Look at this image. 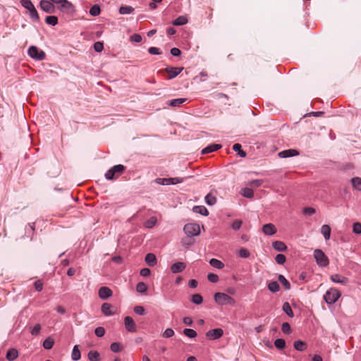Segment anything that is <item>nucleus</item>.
<instances>
[{
    "mask_svg": "<svg viewBox=\"0 0 361 361\" xmlns=\"http://www.w3.org/2000/svg\"><path fill=\"white\" fill-rule=\"evenodd\" d=\"M262 231L267 235H272L277 231L276 226L273 224H267L262 226Z\"/></svg>",
    "mask_w": 361,
    "mask_h": 361,
    "instance_id": "15",
    "label": "nucleus"
},
{
    "mask_svg": "<svg viewBox=\"0 0 361 361\" xmlns=\"http://www.w3.org/2000/svg\"><path fill=\"white\" fill-rule=\"evenodd\" d=\"M134 312L138 315H145V310L142 306L137 305L134 307Z\"/></svg>",
    "mask_w": 361,
    "mask_h": 361,
    "instance_id": "54",
    "label": "nucleus"
},
{
    "mask_svg": "<svg viewBox=\"0 0 361 361\" xmlns=\"http://www.w3.org/2000/svg\"><path fill=\"white\" fill-rule=\"evenodd\" d=\"M186 267V265L183 262H176L171 267V271L173 274H178L183 271Z\"/></svg>",
    "mask_w": 361,
    "mask_h": 361,
    "instance_id": "17",
    "label": "nucleus"
},
{
    "mask_svg": "<svg viewBox=\"0 0 361 361\" xmlns=\"http://www.w3.org/2000/svg\"><path fill=\"white\" fill-rule=\"evenodd\" d=\"M240 193L243 197H245L247 198H252L254 196L253 190L248 188L242 189Z\"/></svg>",
    "mask_w": 361,
    "mask_h": 361,
    "instance_id": "38",
    "label": "nucleus"
},
{
    "mask_svg": "<svg viewBox=\"0 0 361 361\" xmlns=\"http://www.w3.org/2000/svg\"><path fill=\"white\" fill-rule=\"evenodd\" d=\"M101 13V8L100 6L98 4H94L92 6L90 9V14L92 16H97Z\"/></svg>",
    "mask_w": 361,
    "mask_h": 361,
    "instance_id": "34",
    "label": "nucleus"
},
{
    "mask_svg": "<svg viewBox=\"0 0 361 361\" xmlns=\"http://www.w3.org/2000/svg\"><path fill=\"white\" fill-rule=\"evenodd\" d=\"M112 290L106 286L101 287L98 292L99 297L102 300H106L112 295Z\"/></svg>",
    "mask_w": 361,
    "mask_h": 361,
    "instance_id": "14",
    "label": "nucleus"
},
{
    "mask_svg": "<svg viewBox=\"0 0 361 361\" xmlns=\"http://www.w3.org/2000/svg\"><path fill=\"white\" fill-rule=\"evenodd\" d=\"M147 286L144 282H139L136 286V290L140 293H145Z\"/></svg>",
    "mask_w": 361,
    "mask_h": 361,
    "instance_id": "43",
    "label": "nucleus"
},
{
    "mask_svg": "<svg viewBox=\"0 0 361 361\" xmlns=\"http://www.w3.org/2000/svg\"><path fill=\"white\" fill-rule=\"evenodd\" d=\"M209 264H211V266L216 269H222L224 266V264L217 259H212L209 261Z\"/></svg>",
    "mask_w": 361,
    "mask_h": 361,
    "instance_id": "42",
    "label": "nucleus"
},
{
    "mask_svg": "<svg viewBox=\"0 0 361 361\" xmlns=\"http://www.w3.org/2000/svg\"><path fill=\"white\" fill-rule=\"evenodd\" d=\"M278 279L282 283L286 290L290 289V284L283 275L279 274L278 276Z\"/></svg>",
    "mask_w": 361,
    "mask_h": 361,
    "instance_id": "32",
    "label": "nucleus"
},
{
    "mask_svg": "<svg viewBox=\"0 0 361 361\" xmlns=\"http://www.w3.org/2000/svg\"><path fill=\"white\" fill-rule=\"evenodd\" d=\"M142 39V36L139 34H134L130 36V41L133 42H140Z\"/></svg>",
    "mask_w": 361,
    "mask_h": 361,
    "instance_id": "61",
    "label": "nucleus"
},
{
    "mask_svg": "<svg viewBox=\"0 0 361 361\" xmlns=\"http://www.w3.org/2000/svg\"><path fill=\"white\" fill-rule=\"evenodd\" d=\"M188 21V18L185 16H180L176 19H175L172 23L175 26H180L185 25Z\"/></svg>",
    "mask_w": 361,
    "mask_h": 361,
    "instance_id": "21",
    "label": "nucleus"
},
{
    "mask_svg": "<svg viewBox=\"0 0 361 361\" xmlns=\"http://www.w3.org/2000/svg\"><path fill=\"white\" fill-rule=\"evenodd\" d=\"M87 357L90 361H99L100 358V354L96 350H90L88 353Z\"/></svg>",
    "mask_w": 361,
    "mask_h": 361,
    "instance_id": "28",
    "label": "nucleus"
},
{
    "mask_svg": "<svg viewBox=\"0 0 361 361\" xmlns=\"http://www.w3.org/2000/svg\"><path fill=\"white\" fill-rule=\"evenodd\" d=\"M41 329L40 324H36L31 330V334L32 336H37L39 334Z\"/></svg>",
    "mask_w": 361,
    "mask_h": 361,
    "instance_id": "60",
    "label": "nucleus"
},
{
    "mask_svg": "<svg viewBox=\"0 0 361 361\" xmlns=\"http://www.w3.org/2000/svg\"><path fill=\"white\" fill-rule=\"evenodd\" d=\"M238 255L242 258H247L250 257V252L247 249L241 248L238 251Z\"/></svg>",
    "mask_w": 361,
    "mask_h": 361,
    "instance_id": "52",
    "label": "nucleus"
},
{
    "mask_svg": "<svg viewBox=\"0 0 361 361\" xmlns=\"http://www.w3.org/2000/svg\"><path fill=\"white\" fill-rule=\"evenodd\" d=\"M341 293L336 288H330L324 295V299L327 304L332 305L335 303L340 298Z\"/></svg>",
    "mask_w": 361,
    "mask_h": 361,
    "instance_id": "4",
    "label": "nucleus"
},
{
    "mask_svg": "<svg viewBox=\"0 0 361 361\" xmlns=\"http://www.w3.org/2000/svg\"><path fill=\"white\" fill-rule=\"evenodd\" d=\"M124 324L126 330L129 332H135L136 326L134 320L130 316H127L124 318Z\"/></svg>",
    "mask_w": 361,
    "mask_h": 361,
    "instance_id": "12",
    "label": "nucleus"
},
{
    "mask_svg": "<svg viewBox=\"0 0 361 361\" xmlns=\"http://www.w3.org/2000/svg\"><path fill=\"white\" fill-rule=\"evenodd\" d=\"M314 257L317 264L319 267H326L329 265V260L324 252L320 249H316L314 251Z\"/></svg>",
    "mask_w": 361,
    "mask_h": 361,
    "instance_id": "3",
    "label": "nucleus"
},
{
    "mask_svg": "<svg viewBox=\"0 0 361 361\" xmlns=\"http://www.w3.org/2000/svg\"><path fill=\"white\" fill-rule=\"evenodd\" d=\"M71 357L75 361H77L80 359L81 354H80V351L79 350L78 345H75L73 347Z\"/></svg>",
    "mask_w": 361,
    "mask_h": 361,
    "instance_id": "29",
    "label": "nucleus"
},
{
    "mask_svg": "<svg viewBox=\"0 0 361 361\" xmlns=\"http://www.w3.org/2000/svg\"><path fill=\"white\" fill-rule=\"evenodd\" d=\"M294 348L298 351H304L307 348V344L302 341H296L294 342Z\"/></svg>",
    "mask_w": 361,
    "mask_h": 361,
    "instance_id": "27",
    "label": "nucleus"
},
{
    "mask_svg": "<svg viewBox=\"0 0 361 361\" xmlns=\"http://www.w3.org/2000/svg\"><path fill=\"white\" fill-rule=\"evenodd\" d=\"M170 53L173 56H179L181 54V51L178 48L174 47L171 49Z\"/></svg>",
    "mask_w": 361,
    "mask_h": 361,
    "instance_id": "64",
    "label": "nucleus"
},
{
    "mask_svg": "<svg viewBox=\"0 0 361 361\" xmlns=\"http://www.w3.org/2000/svg\"><path fill=\"white\" fill-rule=\"evenodd\" d=\"M111 350L114 353H118L121 350L119 343H112L110 345Z\"/></svg>",
    "mask_w": 361,
    "mask_h": 361,
    "instance_id": "49",
    "label": "nucleus"
},
{
    "mask_svg": "<svg viewBox=\"0 0 361 361\" xmlns=\"http://www.w3.org/2000/svg\"><path fill=\"white\" fill-rule=\"evenodd\" d=\"M279 157L281 158H289L298 155V152L296 149H286L279 153Z\"/></svg>",
    "mask_w": 361,
    "mask_h": 361,
    "instance_id": "16",
    "label": "nucleus"
},
{
    "mask_svg": "<svg viewBox=\"0 0 361 361\" xmlns=\"http://www.w3.org/2000/svg\"><path fill=\"white\" fill-rule=\"evenodd\" d=\"M268 289L271 292V293H277L280 290V287H279V283L276 282V281H271L270 282L269 284H268Z\"/></svg>",
    "mask_w": 361,
    "mask_h": 361,
    "instance_id": "31",
    "label": "nucleus"
},
{
    "mask_svg": "<svg viewBox=\"0 0 361 361\" xmlns=\"http://www.w3.org/2000/svg\"><path fill=\"white\" fill-rule=\"evenodd\" d=\"M243 221L239 219H235L231 224V228L234 231H238L240 228Z\"/></svg>",
    "mask_w": 361,
    "mask_h": 361,
    "instance_id": "46",
    "label": "nucleus"
},
{
    "mask_svg": "<svg viewBox=\"0 0 361 361\" xmlns=\"http://www.w3.org/2000/svg\"><path fill=\"white\" fill-rule=\"evenodd\" d=\"M20 4L27 10L34 6L30 0H20Z\"/></svg>",
    "mask_w": 361,
    "mask_h": 361,
    "instance_id": "56",
    "label": "nucleus"
},
{
    "mask_svg": "<svg viewBox=\"0 0 361 361\" xmlns=\"http://www.w3.org/2000/svg\"><path fill=\"white\" fill-rule=\"evenodd\" d=\"M94 334L97 337H102L105 334V329L102 326L97 327L94 330Z\"/></svg>",
    "mask_w": 361,
    "mask_h": 361,
    "instance_id": "48",
    "label": "nucleus"
},
{
    "mask_svg": "<svg viewBox=\"0 0 361 361\" xmlns=\"http://www.w3.org/2000/svg\"><path fill=\"white\" fill-rule=\"evenodd\" d=\"M183 70V67H172L169 66L165 69L161 70V72H166L168 74V79L171 80L176 78L179 75Z\"/></svg>",
    "mask_w": 361,
    "mask_h": 361,
    "instance_id": "8",
    "label": "nucleus"
},
{
    "mask_svg": "<svg viewBox=\"0 0 361 361\" xmlns=\"http://www.w3.org/2000/svg\"><path fill=\"white\" fill-rule=\"evenodd\" d=\"M330 279L334 283H341L342 285H347L349 282V279L347 277L338 274L331 275Z\"/></svg>",
    "mask_w": 361,
    "mask_h": 361,
    "instance_id": "13",
    "label": "nucleus"
},
{
    "mask_svg": "<svg viewBox=\"0 0 361 361\" xmlns=\"http://www.w3.org/2000/svg\"><path fill=\"white\" fill-rule=\"evenodd\" d=\"M39 6L47 13H53L55 11V7L49 0H42L39 2Z\"/></svg>",
    "mask_w": 361,
    "mask_h": 361,
    "instance_id": "10",
    "label": "nucleus"
},
{
    "mask_svg": "<svg viewBox=\"0 0 361 361\" xmlns=\"http://www.w3.org/2000/svg\"><path fill=\"white\" fill-rule=\"evenodd\" d=\"M94 49L97 52H101L104 49V44L102 42H97L94 44Z\"/></svg>",
    "mask_w": 361,
    "mask_h": 361,
    "instance_id": "58",
    "label": "nucleus"
},
{
    "mask_svg": "<svg viewBox=\"0 0 361 361\" xmlns=\"http://www.w3.org/2000/svg\"><path fill=\"white\" fill-rule=\"evenodd\" d=\"M126 170V166L122 164L115 165L109 169L105 173L107 180H115L118 178Z\"/></svg>",
    "mask_w": 361,
    "mask_h": 361,
    "instance_id": "1",
    "label": "nucleus"
},
{
    "mask_svg": "<svg viewBox=\"0 0 361 361\" xmlns=\"http://www.w3.org/2000/svg\"><path fill=\"white\" fill-rule=\"evenodd\" d=\"M203 298L200 294H195L192 296V302L196 305H200L202 302Z\"/></svg>",
    "mask_w": 361,
    "mask_h": 361,
    "instance_id": "47",
    "label": "nucleus"
},
{
    "mask_svg": "<svg viewBox=\"0 0 361 361\" xmlns=\"http://www.w3.org/2000/svg\"><path fill=\"white\" fill-rule=\"evenodd\" d=\"M214 300L215 302L220 305H234L235 302L233 298L224 293H216L214 295Z\"/></svg>",
    "mask_w": 361,
    "mask_h": 361,
    "instance_id": "2",
    "label": "nucleus"
},
{
    "mask_svg": "<svg viewBox=\"0 0 361 361\" xmlns=\"http://www.w3.org/2000/svg\"><path fill=\"white\" fill-rule=\"evenodd\" d=\"M155 182L157 184L163 185H175L181 183L182 179L179 178H158L155 179Z\"/></svg>",
    "mask_w": 361,
    "mask_h": 361,
    "instance_id": "9",
    "label": "nucleus"
},
{
    "mask_svg": "<svg viewBox=\"0 0 361 361\" xmlns=\"http://www.w3.org/2000/svg\"><path fill=\"white\" fill-rule=\"evenodd\" d=\"M351 183H352L353 186L355 189L361 191V178H358V177L353 178L351 180Z\"/></svg>",
    "mask_w": 361,
    "mask_h": 361,
    "instance_id": "41",
    "label": "nucleus"
},
{
    "mask_svg": "<svg viewBox=\"0 0 361 361\" xmlns=\"http://www.w3.org/2000/svg\"><path fill=\"white\" fill-rule=\"evenodd\" d=\"M112 308H113V306L111 304L105 302L102 305L101 310H102V312L105 316H111V315L114 314V312H113L111 310Z\"/></svg>",
    "mask_w": 361,
    "mask_h": 361,
    "instance_id": "18",
    "label": "nucleus"
},
{
    "mask_svg": "<svg viewBox=\"0 0 361 361\" xmlns=\"http://www.w3.org/2000/svg\"><path fill=\"white\" fill-rule=\"evenodd\" d=\"M173 335L174 331L171 328H168L164 331V332L162 334V336L168 338L172 337Z\"/></svg>",
    "mask_w": 361,
    "mask_h": 361,
    "instance_id": "55",
    "label": "nucleus"
},
{
    "mask_svg": "<svg viewBox=\"0 0 361 361\" xmlns=\"http://www.w3.org/2000/svg\"><path fill=\"white\" fill-rule=\"evenodd\" d=\"M183 334L185 336L190 338H193L197 336L196 331L192 329H185L183 330Z\"/></svg>",
    "mask_w": 361,
    "mask_h": 361,
    "instance_id": "44",
    "label": "nucleus"
},
{
    "mask_svg": "<svg viewBox=\"0 0 361 361\" xmlns=\"http://www.w3.org/2000/svg\"><path fill=\"white\" fill-rule=\"evenodd\" d=\"M233 149L235 152H237L240 157H245L246 156V152L241 149V145L236 143L233 146Z\"/></svg>",
    "mask_w": 361,
    "mask_h": 361,
    "instance_id": "40",
    "label": "nucleus"
},
{
    "mask_svg": "<svg viewBox=\"0 0 361 361\" xmlns=\"http://www.w3.org/2000/svg\"><path fill=\"white\" fill-rule=\"evenodd\" d=\"M30 12V16L34 21H38L39 20V17L38 15V13L35 8V7L33 6L30 9H28Z\"/></svg>",
    "mask_w": 361,
    "mask_h": 361,
    "instance_id": "36",
    "label": "nucleus"
},
{
    "mask_svg": "<svg viewBox=\"0 0 361 361\" xmlns=\"http://www.w3.org/2000/svg\"><path fill=\"white\" fill-rule=\"evenodd\" d=\"M54 344V339L49 337L44 341L43 347L47 350H50L52 348Z\"/></svg>",
    "mask_w": 361,
    "mask_h": 361,
    "instance_id": "37",
    "label": "nucleus"
},
{
    "mask_svg": "<svg viewBox=\"0 0 361 361\" xmlns=\"http://www.w3.org/2000/svg\"><path fill=\"white\" fill-rule=\"evenodd\" d=\"M27 54L31 58L38 61H42L46 58L45 52L42 50H39L35 46L29 47Z\"/></svg>",
    "mask_w": 361,
    "mask_h": 361,
    "instance_id": "5",
    "label": "nucleus"
},
{
    "mask_svg": "<svg viewBox=\"0 0 361 361\" xmlns=\"http://www.w3.org/2000/svg\"><path fill=\"white\" fill-rule=\"evenodd\" d=\"M274 345H275L276 348H278L279 350H282L286 346V342L282 338H277L274 341Z\"/></svg>",
    "mask_w": 361,
    "mask_h": 361,
    "instance_id": "45",
    "label": "nucleus"
},
{
    "mask_svg": "<svg viewBox=\"0 0 361 361\" xmlns=\"http://www.w3.org/2000/svg\"><path fill=\"white\" fill-rule=\"evenodd\" d=\"M52 4H59V8L63 12H70L73 8V5L68 0H49Z\"/></svg>",
    "mask_w": 361,
    "mask_h": 361,
    "instance_id": "7",
    "label": "nucleus"
},
{
    "mask_svg": "<svg viewBox=\"0 0 361 361\" xmlns=\"http://www.w3.org/2000/svg\"><path fill=\"white\" fill-rule=\"evenodd\" d=\"M204 202L208 205H214L216 202V199L212 193H209L204 196Z\"/></svg>",
    "mask_w": 361,
    "mask_h": 361,
    "instance_id": "33",
    "label": "nucleus"
},
{
    "mask_svg": "<svg viewBox=\"0 0 361 361\" xmlns=\"http://www.w3.org/2000/svg\"><path fill=\"white\" fill-rule=\"evenodd\" d=\"M263 182L264 180L262 179H256L250 181L249 185L252 187L258 188L263 183Z\"/></svg>",
    "mask_w": 361,
    "mask_h": 361,
    "instance_id": "53",
    "label": "nucleus"
},
{
    "mask_svg": "<svg viewBox=\"0 0 361 361\" xmlns=\"http://www.w3.org/2000/svg\"><path fill=\"white\" fill-rule=\"evenodd\" d=\"M45 22L48 25L54 26L58 23V18L56 16H49L46 17Z\"/></svg>",
    "mask_w": 361,
    "mask_h": 361,
    "instance_id": "39",
    "label": "nucleus"
},
{
    "mask_svg": "<svg viewBox=\"0 0 361 361\" xmlns=\"http://www.w3.org/2000/svg\"><path fill=\"white\" fill-rule=\"evenodd\" d=\"M148 52L152 55H158V54H161L159 51V49H158L157 47H152L149 48Z\"/></svg>",
    "mask_w": 361,
    "mask_h": 361,
    "instance_id": "63",
    "label": "nucleus"
},
{
    "mask_svg": "<svg viewBox=\"0 0 361 361\" xmlns=\"http://www.w3.org/2000/svg\"><path fill=\"white\" fill-rule=\"evenodd\" d=\"M223 334V330L220 328H217L207 331L206 333V337L209 340H216L221 338Z\"/></svg>",
    "mask_w": 361,
    "mask_h": 361,
    "instance_id": "11",
    "label": "nucleus"
},
{
    "mask_svg": "<svg viewBox=\"0 0 361 361\" xmlns=\"http://www.w3.org/2000/svg\"><path fill=\"white\" fill-rule=\"evenodd\" d=\"M321 233L324 235L325 240H329L331 235V228L329 225H323L321 228Z\"/></svg>",
    "mask_w": 361,
    "mask_h": 361,
    "instance_id": "24",
    "label": "nucleus"
},
{
    "mask_svg": "<svg viewBox=\"0 0 361 361\" xmlns=\"http://www.w3.org/2000/svg\"><path fill=\"white\" fill-rule=\"evenodd\" d=\"M281 330L284 334H290L291 330L290 324L287 322L283 323L281 326Z\"/></svg>",
    "mask_w": 361,
    "mask_h": 361,
    "instance_id": "57",
    "label": "nucleus"
},
{
    "mask_svg": "<svg viewBox=\"0 0 361 361\" xmlns=\"http://www.w3.org/2000/svg\"><path fill=\"white\" fill-rule=\"evenodd\" d=\"M157 221V218L155 216H152L145 222L144 225L146 228H152L156 225Z\"/></svg>",
    "mask_w": 361,
    "mask_h": 361,
    "instance_id": "35",
    "label": "nucleus"
},
{
    "mask_svg": "<svg viewBox=\"0 0 361 361\" xmlns=\"http://www.w3.org/2000/svg\"><path fill=\"white\" fill-rule=\"evenodd\" d=\"M275 260L277 264H283L284 262H286V257H285V255H283L282 254H278L275 257Z\"/></svg>",
    "mask_w": 361,
    "mask_h": 361,
    "instance_id": "51",
    "label": "nucleus"
},
{
    "mask_svg": "<svg viewBox=\"0 0 361 361\" xmlns=\"http://www.w3.org/2000/svg\"><path fill=\"white\" fill-rule=\"evenodd\" d=\"M35 288L37 291L40 292L43 288V283L40 280H37L34 283Z\"/></svg>",
    "mask_w": 361,
    "mask_h": 361,
    "instance_id": "62",
    "label": "nucleus"
},
{
    "mask_svg": "<svg viewBox=\"0 0 361 361\" xmlns=\"http://www.w3.org/2000/svg\"><path fill=\"white\" fill-rule=\"evenodd\" d=\"M145 260L150 267H154L157 264V258L155 255L153 253L147 254Z\"/></svg>",
    "mask_w": 361,
    "mask_h": 361,
    "instance_id": "20",
    "label": "nucleus"
},
{
    "mask_svg": "<svg viewBox=\"0 0 361 361\" xmlns=\"http://www.w3.org/2000/svg\"><path fill=\"white\" fill-rule=\"evenodd\" d=\"M134 8L130 6H122L119 8V13L122 15L130 14L133 13Z\"/></svg>",
    "mask_w": 361,
    "mask_h": 361,
    "instance_id": "30",
    "label": "nucleus"
},
{
    "mask_svg": "<svg viewBox=\"0 0 361 361\" xmlns=\"http://www.w3.org/2000/svg\"><path fill=\"white\" fill-rule=\"evenodd\" d=\"M208 280L212 283H216L219 281V276L215 274L210 273L207 275Z\"/></svg>",
    "mask_w": 361,
    "mask_h": 361,
    "instance_id": "59",
    "label": "nucleus"
},
{
    "mask_svg": "<svg viewBox=\"0 0 361 361\" xmlns=\"http://www.w3.org/2000/svg\"><path fill=\"white\" fill-rule=\"evenodd\" d=\"M283 311L290 317H293L294 314L290 304L288 302L283 303L282 307Z\"/></svg>",
    "mask_w": 361,
    "mask_h": 361,
    "instance_id": "26",
    "label": "nucleus"
},
{
    "mask_svg": "<svg viewBox=\"0 0 361 361\" xmlns=\"http://www.w3.org/2000/svg\"><path fill=\"white\" fill-rule=\"evenodd\" d=\"M187 100L186 98H178L169 100L166 102L169 106L172 107L180 106L183 103H184Z\"/></svg>",
    "mask_w": 361,
    "mask_h": 361,
    "instance_id": "19",
    "label": "nucleus"
},
{
    "mask_svg": "<svg viewBox=\"0 0 361 361\" xmlns=\"http://www.w3.org/2000/svg\"><path fill=\"white\" fill-rule=\"evenodd\" d=\"M18 356L17 350L14 348L9 349L6 353V359L9 361L16 360Z\"/></svg>",
    "mask_w": 361,
    "mask_h": 361,
    "instance_id": "23",
    "label": "nucleus"
},
{
    "mask_svg": "<svg viewBox=\"0 0 361 361\" xmlns=\"http://www.w3.org/2000/svg\"><path fill=\"white\" fill-rule=\"evenodd\" d=\"M353 231L355 234H361V224L359 222L354 223L353 225Z\"/></svg>",
    "mask_w": 361,
    "mask_h": 361,
    "instance_id": "50",
    "label": "nucleus"
},
{
    "mask_svg": "<svg viewBox=\"0 0 361 361\" xmlns=\"http://www.w3.org/2000/svg\"><path fill=\"white\" fill-rule=\"evenodd\" d=\"M272 247L274 250L279 251V252L285 251L287 249L286 245L282 241L273 242Z\"/></svg>",
    "mask_w": 361,
    "mask_h": 361,
    "instance_id": "22",
    "label": "nucleus"
},
{
    "mask_svg": "<svg viewBox=\"0 0 361 361\" xmlns=\"http://www.w3.org/2000/svg\"><path fill=\"white\" fill-rule=\"evenodd\" d=\"M221 147V145L212 144L204 147V154H209L219 149Z\"/></svg>",
    "mask_w": 361,
    "mask_h": 361,
    "instance_id": "25",
    "label": "nucleus"
},
{
    "mask_svg": "<svg viewBox=\"0 0 361 361\" xmlns=\"http://www.w3.org/2000/svg\"><path fill=\"white\" fill-rule=\"evenodd\" d=\"M183 230L188 237L197 235L200 233V226L196 224H187L185 225Z\"/></svg>",
    "mask_w": 361,
    "mask_h": 361,
    "instance_id": "6",
    "label": "nucleus"
}]
</instances>
